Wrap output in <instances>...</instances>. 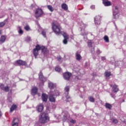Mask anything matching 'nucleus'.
Returning a JSON list of instances; mask_svg holds the SVG:
<instances>
[{
  "label": "nucleus",
  "instance_id": "nucleus-1",
  "mask_svg": "<svg viewBox=\"0 0 126 126\" xmlns=\"http://www.w3.org/2000/svg\"><path fill=\"white\" fill-rule=\"evenodd\" d=\"M52 29L56 34V35H60V34H62L64 37V40H63V43L65 45H66L67 44V39H68V35L66 34L65 32H63L62 31H61V30L62 29V27H61V26L60 25H57L53 23L52 24Z\"/></svg>",
  "mask_w": 126,
  "mask_h": 126
},
{
  "label": "nucleus",
  "instance_id": "nucleus-2",
  "mask_svg": "<svg viewBox=\"0 0 126 126\" xmlns=\"http://www.w3.org/2000/svg\"><path fill=\"white\" fill-rule=\"evenodd\" d=\"M40 50H41L42 53H43L44 55H46V54H48V50L45 46H40L39 45H37L35 46V48L33 50V54L35 58L39 55V51H40Z\"/></svg>",
  "mask_w": 126,
  "mask_h": 126
},
{
  "label": "nucleus",
  "instance_id": "nucleus-3",
  "mask_svg": "<svg viewBox=\"0 0 126 126\" xmlns=\"http://www.w3.org/2000/svg\"><path fill=\"white\" fill-rule=\"evenodd\" d=\"M49 118L48 117L47 113L43 112L40 113L39 117V122L41 124H45L47 122L49 121Z\"/></svg>",
  "mask_w": 126,
  "mask_h": 126
},
{
  "label": "nucleus",
  "instance_id": "nucleus-4",
  "mask_svg": "<svg viewBox=\"0 0 126 126\" xmlns=\"http://www.w3.org/2000/svg\"><path fill=\"white\" fill-rule=\"evenodd\" d=\"M86 26H87V25L83 23V22H81L80 28L81 29V31L82 32L81 35H82V36H86V35L88 34V32H85V30H84Z\"/></svg>",
  "mask_w": 126,
  "mask_h": 126
},
{
  "label": "nucleus",
  "instance_id": "nucleus-5",
  "mask_svg": "<svg viewBox=\"0 0 126 126\" xmlns=\"http://www.w3.org/2000/svg\"><path fill=\"white\" fill-rule=\"evenodd\" d=\"M118 13H119V8L117 6H113V18H114V19H117V18H119V15H118Z\"/></svg>",
  "mask_w": 126,
  "mask_h": 126
},
{
  "label": "nucleus",
  "instance_id": "nucleus-6",
  "mask_svg": "<svg viewBox=\"0 0 126 126\" xmlns=\"http://www.w3.org/2000/svg\"><path fill=\"white\" fill-rule=\"evenodd\" d=\"M35 14L36 18L40 17V16L43 15V10L41 9H37L35 11Z\"/></svg>",
  "mask_w": 126,
  "mask_h": 126
},
{
  "label": "nucleus",
  "instance_id": "nucleus-7",
  "mask_svg": "<svg viewBox=\"0 0 126 126\" xmlns=\"http://www.w3.org/2000/svg\"><path fill=\"white\" fill-rule=\"evenodd\" d=\"M53 93H54V92H53V91L50 92L49 99L50 102L55 103V102H56V97H54V94H53Z\"/></svg>",
  "mask_w": 126,
  "mask_h": 126
},
{
  "label": "nucleus",
  "instance_id": "nucleus-8",
  "mask_svg": "<svg viewBox=\"0 0 126 126\" xmlns=\"http://www.w3.org/2000/svg\"><path fill=\"white\" fill-rule=\"evenodd\" d=\"M101 16L99 15L95 16L94 20L95 24H96V25H100V24H101Z\"/></svg>",
  "mask_w": 126,
  "mask_h": 126
},
{
  "label": "nucleus",
  "instance_id": "nucleus-9",
  "mask_svg": "<svg viewBox=\"0 0 126 126\" xmlns=\"http://www.w3.org/2000/svg\"><path fill=\"white\" fill-rule=\"evenodd\" d=\"M64 90L65 92L64 94V96L66 97V99H69V98H70V97L68 96V92H69V87H66L64 89Z\"/></svg>",
  "mask_w": 126,
  "mask_h": 126
},
{
  "label": "nucleus",
  "instance_id": "nucleus-10",
  "mask_svg": "<svg viewBox=\"0 0 126 126\" xmlns=\"http://www.w3.org/2000/svg\"><path fill=\"white\" fill-rule=\"evenodd\" d=\"M63 76L65 80H69V78H70V76H71V73L69 72L64 73L63 74Z\"/></svg>",
  "mask_w": 126,
  "mask_h": 126
},
{
  "label": "nucleus",
  "instance_id": "nucleus-11",
  "mask_svg": "<svg viewBox=\"0 0 126 126\" xmlns=\"http://www.w3.org/2000/svg\"><path fill=\"white\" fill-rule=\"evenodd\" d=\"M36 110L39 113L42 112L43 110H44V105H43V104L40 103L36 106Z\"/></svg>",
  "mask_w": 126,
  "mask_h": 126
},
{
  "label": "nucleus",
  "instance_id": "nucleus-12",
  "mask_svg": "<svg viewBox=\"0 0 126 126\" xmlns=\"http://www.w3.org/2000/svg\"><path fill=\"white\" fill-rule=\"evenodd\" d=\"M0 88L5 92H8V91H9V87H8V86L4 87V85L2 84H0Z\"/></svg>",
  "mask_w": 126,
  "mask_h": 126
},
{
  "label": "nucleus",
  "instance_id": "nucleus-13",
  "mask_svg": "<svg viewBox=\"0 0 126 126\" xmlns=\"http://www.w3.org/2000/svg\"><path fill=\"white\" fill-rule=\"evenodd\" d=\"M57 85L55 84H54L51 82L48 83V87L51 89L50 91H53L54 88H56Z\"/></svg>",
  "mask_w": 126,
  "mask_h": 126
},
{
  "label": "nucleus",
  "instance_id": "nucleus-14",
  "mask_svg": "<svg viewBox=\"0 0 126 126\" xmlns=\"http://www.w3.org/2000/svg\"><path fill=\"white\" fill-rule=\"evenodd\" d=\"M31 94L33 96L38 94V88L36 87L33 88L31 91Z\"/></svg>",
  "mask_w": 126,
  "mask_h": 126
},
{
  "label": "nucleus",
  "instance_id": "nucleus-15",
  "mask_svg": "<svg viewBox=\"0 0 126 126\" xmlns=\"http://www.w3.org/2000/svg\"><path fill=\"white\" fill-rule=\"evenodd\" d=\"M19 124V120L17 118H15L13 119L12 125V126H18Z\"/></svg>",
  "mask_w": 126,
  "mask_h": 126
},
{
  "label": "nucleus",
  "instance_id": "nucleus-16",
  "mask_svg": "<svg viewBox=\"0 0 126 126\" xmlns=\"http://www.w3.org/2000/svg\"><path fill=\"white\" fill-rule=\"evenodd\" d=\"M17 63L20 65H27V63L25 61L22 60H18L17 61Z\"/></svg>",
  "mask_w": 126,
  "mask_h": 126
},
{
  "label": "nucleus",
  "instance_id": "nucleus-17",
  "mask_svg": "<svg viewBox=\"0 0 126 126\" xmlns=\"http://www.w3.org/2000/svg\"><path fill=\"white\" fill-rule=\"evenodd\" d=\"M62 116H63V122H65V121H66L68 118V114H67V113L63 112Z\"/></svg>",
  "mask_w": 126,
  "mask_h": 126
},
{
  "label": "nucleus",
  "instance_id": "nucleus-18",
  "mask_svg": "<svg viewBox=\"0 0 126 126\" xmlns=\"http://www.w3.org/2000/svg\"><path fill=\"white\" fill-rule=\"evenodd\" d=\"M39 79H40L41 81H42L44 82L45 80H46V79L43 76V73H42V71H40L39 74Z\"/></svg>",
  "mask_w": 126,
  "mask_h": 126
},
{
  "label": "nucleus",
  "instance_id": "nucleus-19",
  "mask_svg": "<svg viewBox=\"0 0 126 126\" xmlns=\"http://www.w3.org/2000/svg\"><path fill=\"white\" fill-rule=\"evenodd\" d=\"M42 99L43 102H47L48 100V95L45 94H42Z\"/></svg>",
  "mask_w": 126,
  "mask_h": 126
},
{
  "label": "nucleus",
  "instance_id": "nucleus-20",
  "mask_svg": "<svg viewBox=\"0 0 126 126\" xmlns=\"http://www.w3.org/2000/svg\"><path fill=\"white\" fill-rule=\"evenodd\" d=\"M61 6H62V8H63V10H65V11H66V10L68 9V6L66 4L64 3H63Z\"/></svg>",
  "mask_w": 126,
  "mask_h": 126
},
{
  "label": "nucleus",
  "instance_id": "nucleus-21",
  "mask_svg": "<svg viewBox=\"0 0 126 126\" xmlns=\"http://www.w3.org/2000/svg\"><path fill=\"white\" fill-rule=\"evenodd\" d=\"M103 4L105 6H110V5H111L112 3L107 0H103Z\"/></svg>",
  "mask_w": 126,
  "mask_h": 126
},
{
  "label": "nucleus",
  "instance_id": "nucleus-22",
  "mask_svg": "<svg viewBox=\"0 0 126 126\" xmlns=\"http://www.w3.org/2000/svg\"><path fill=\"white\" fill-rule=\"evenodd\" d=\"M112 90L113 92H115V93H117L118 91H119V88H118V86L116 85H114L112 87Z\"/></svg>",
  "mask_w": 126,
  "mask_h": 126
},
{
  "label": "nucleus",
  "instance_id": "nucleus-23",
  "mask_svg": "<svg viewBox=\"0 0 126 126\" xmlns=\"http://www.w3.org/2000/svg\"><path fill=\"white\" fill-rule=\"evenodd\" d=\"M76 59L77 61H80V60H81V56L78 53V52L76 53Z\"/></svg>",
  "mask_w": 126,
  "mask_h": 126
},
{
  "label": "nucleus",
  "instance_id": "nucleus-24",
  "mask_svg": "<svg viewBox=\"0 0 126 126\" xmlns=\"http://www.w3.org/2000/svg\"><path fill=\"white\" fill-rule=\"evenodd\" d=\"M53 96H60V92H58V91L57 90H55V91H53Z\"/></svg>",
  "mask_w": 126,
  "mask_h": 126
},
{
  "label": "nucleus",
  "instance_id": "nucleus-25",
  "mask_svg": "<svg viewBox=\"0 0 126 126\" xmlns=\"http://www.w3.org/2000/svg\"><path fill=\"white\" fill-rule=\"evenodd\" d=\"M105 106L106 109H109V110H111V109H112V105L110 103H105Z\"/></svg>",
  "mask_w": 126,
  "mask_h": 126
},
{
  "label": "nucleus",
  "instance_id": "nucleus-26",
  "mask_svg": "<svg viewBox=\"0 0 126 126\" xmlns=\"http://www.w3.org/2000/svg\"><path fill=\"white\" fill-rule=\"evenodd\" d=\"M103 39L104 40L105 42H106V43H109V42H110L109 37L107 35H105L104 36Z\"/></svg>",
  "mask_w": 126,
  "mask_h": 126
},
{
  "label": "nucleus",
  "instance_id": "nucleus-27",
  "mask_svg": "<svg viewBox=\"0 0 126 126\" xmlns=\"http://www.w3.org/2000/svg\"><path fill=\"white\" fill-rule=\"evenodd\" d=\"M16 108H17V106H16V105L13 104L10 108V112H13V111H14Z\"/></svg>",
  "mask_w": 126,
  "mask_h": 126
},
{
  "label": "nucleus",
  "instance_id": "nucleus-28",
  "mask_svg": "<svg viewBox=\"0 0 126 126\" xmlns=\"http://www.w3.org/2000/svg\"><path fill=\"white\" fill-rule=\"evenodd\" d=\"M5 41V37L4 36H2L0 38V44L3 43Z\"/></svg>",
  "mask_w": 126,
  "mask_h": 126
},
{
  "label": "nucleus",
  "instance_id": "nucleus-29",
  "mask_svg": "<svg viewBox=\"0 0 126 126\" xmlns=\"http://www.w3.org/2000/svg\"><path fill=\"white\" fill-rule=\"evenodd\" d=\"M47 8L50 11H51V12H53V11H54V8H53V6H52V5H48L47 6Z\"/></svg>",
  "mask_w": 126,
  "mask_h": 126
},
{
  "label": "nucleus",
  "instance_id": "nucleus-30",
  "mask_svg": "<svg viewBox=\"0 0 126 126\" xmlns=\"http://www.w3.org/2000/svg\"><path fill=\"white\" fill-rule=\"evenodd\" d=\"M89 100L90 102L94 103L95 102V99L93 98V96H90L89 97Z\"/></svg>",
  "mask_w": 126,
  "mask_h": 126
},
{
  "label": "nucleus",
  "instance_id": "nucleus-31",
  "mask_svg": "<svg viewBox=\"0 0 126 126\" xmlns=\"http://www.w3.org/2000/svg\"><path fill=\"white\" fill-rule=\"evenodd\" d=\"M18 29H19L18 30L19 33L22 35V34H23V31L22 30V29H21V27H18Z\"/></svg>",
  "mask_w": 126,
  "mask_h": 126
},
{
  "label": "nucleus",
  "instance_id": "nucleus-32",
  "mask_svg": "<svg viewBox=\"0 0 126 126\" xmlns=\"http://www.w3.org/2000/svg\"><path fill=\"white\" fill-rule=\"evenodd\" d=\"M104 74L106 77H109V76H111V72L106 71L105 72Z\"/></svg>",
  "mask_w": 126,
  "mask_h": 126
},
{
  "label": "nucleus",
  "instance_id": "nucleus-33",
  "mask_svg": "<svg viewBox=\"0 0 126 126\" xmlns=\"http://www.w3.org/2000/svg\"><path fill=\"white\" fill-rule=\"evenodd\" d=\"M5 21H7V20H5L4 22L0 23V27H3L5 25Z\"/></svg>",
  "mask_w": 126,
  "mask_h": 126
},
{
  "label": "nucleus",
  "instance_id": "nucleus-34",
  "mask_svg": "<svg viewBox=\"0 0 126 126\" xmlns=\"http://www.w3.org/2000/svg\"><path fill=\"white\" fill-rule=\"evenodd\" d=\"M56 71H58V72H60L62 70V69L60 67H56L55 68Z\"/></svg>",
  "mask_w": 126,
  "mask_h": 126
},
{
  "label": "nucleus",
  "instance_id": "nucleus-35",
  "mask_svg": "<svg viewBox=\"0 0 126 126\" xmlns=\"http://www.w3.org/2000/svg\"><path fill=\"white\" fill-rule=\"evenodd\" d=\"M41 34L45 38H46V32L44 30L42 31Z\"/></svg>",
  "mask_w": 126,
  "mask_h": 126
},
{
  "label": "nucleus",
  "instance_id": "nucleus-36",
  "mask_svg": "<svg viewBox=\"0 0 126 126\" xmlns=\"http://www.w3.org/2000/svg\"><path fill=\"white\" fill-rule=\"evenodd\" d=\"M25 30H26V31H29V30H30V27H29V26H26V27H25Z\"/></svg>",
  "mask_w": 126,
  "mask_h": 126
},
{
  "label": "nucleus",
  "instance_id": "nucleus-37",
  "mask_svg": "<svg viewBox=\"0 0 126 126\" xmlns=\"http://www.w3.org/2000/svg\"><path fill=\"white\" fill-rule=\"evenodd\" d=\"M88 45L89 47H92V42H91V41H89L88 42Z\"/></svg>",
  "mask_w": 126,
  "mask_h": 126
},
{
  "label": "nucleus",
  "instance_id": "nucleus-38",
  "mask_svg": "<svg viewBox=\"0 0 126 126\" xmlns=\"http://www.w3.org/2000/svg\"><path fill=\"white\" fill-rule=\"evenodd\" d=\"M7 100L8 101H9V102H12V97H11V96H9L7 98Z\"/></svg>",
  "mask_w": 126,
  "mask_h": 126
},
{
  "label": "nucleus",
  "instance_id": "nucleus-39",
  "mask_svg": "<svg viewBox=\"0 0 126 126\" xmlns=\"http://www.w3.org/2000/svg\"><path fill=\"white\" fill-rule=\"evenodd\" d=\"M113 123H114V124H118V121L117 119H113Z\"/></svg>",
  "mask_w": 126,
  "mask_h": 126
},
{
  "label": "nucleus",
  "instance_id": "nucleus-40",
  "mask_svg": "<svg viewBox=\"0 0 126 126\" xmlns=\"http://www.w3.org/2000/svg\"><path fill=\"white\" fill-rule=\"evenodd\" d=\"M57 59L59 62H63V60H62V58H61L60 56L58 57Z\"/></svg>",
  "mask_w": 126,
  "mask_h": 126
},
{
  "label": "nucleus",
  "instance_id": "nucleus-41",
  "mask_svg": "<svg viewBox=\"0 0 126 126\" xmlns=\"http://www.w3.org/2000/svg\"><path fill=\"white\" fill-rule=\"evenodd\" d=\"M110 95H111V97H112V98H114V99H115V98H116V95H115V94H110Z\"/></svg>",
  "mask_w": 126,
  "mask_h": 126
},
{
  "label": "nucleus",
  "instance_id": "nucleus-42",
  "mask_svg": "<svg viewBox=\"0 0 126 126\" xmlns=\"http://www.w3.org/2000/svg\"><path fill=\"white\" fill-rule=\"evenodd\" d=\"M70 123H71L72 124H75V123H76L75 120H71L70 121Z\"/></svg>",
  "mask_w": 126,
  "mask_h": 126
},
{
  "label": "nucleus",
  "instance_id": "nucleus-43",
  "mask_svg": "<svg viewBox=\"0 0 126 126\" xmlns=\"http://www.w3.org/2000/svg\"><path fill=\"white\" fill-rule=\"evenodd\" d=\"M101 51L99 50H97L96 51V53L97 54V55H100V54H101Z\"/></svg>",
  "mask_w": 126,
  "mask_h": 126
},
{
  "label": "nucleus",
  "instance_id": "nucleus-44",
  "mask_svg": "<svg viewBox=\"0 0 126 126\" xmlns=\"http://www.w3.org/2000/svg\"><path fill=\"white\" fill-rule=\"evenodd\" d=\"M75 79V80H79V79H80V78H79V77L78 76H76Z\"/></svg>",
  "mask_w": 126,
  "mask_h": 126
},
{
  "label": "nucleus",
  "instance_id": "nucleus-45",
  "mask_svg": "<svg viewBox=\"0 0 126 126\" xmlns=\"http://www.w3.org/2000/svg\"><path fill=\"white\" fill-rule=\"evenodd\" d=\"M105 60H106V57H101V61H105Z\"/></svg>",
  "mask_w": 126,
  "mask_h": 126
},
{
  "label": "nucleus",
  "instance_id": "nucleus-46",
  "mask_svg": "<svg viewBox=\"0 0 126 126\" xmlns=\"http://www.w3.org/2000/svg\"><path fill=\"white\" fill-rule=\"evenodd\" d=\"M91 8L92 9H95V5H92V6H91Z\"/></svg>",
  "mask_w": 126,
  "mask_h": 126
},
{
  "label": "nucleus",
  "instance_id": "nucleus-47",
  "mask_svg": "<svg viewBox=\"0 0 126 126\" xmlns=\"http://www.w3.org/2000/svg\"><path fill=\"white\" fill-rule=\"evenodd\" d=\"M27 39H28V41H30V40H31V38L30 37H27Z\"/></svg>",
  "mask_w": 126,
  "mask_h": 126
},
{
  "label": "nucleus",
  "instance_id": "nucleus-48",
  "mask_svg": "<svg viewBox=\"0 0 126 126\" xmlns=\"http://www.w3.org/2000/svg\"><path fill=\"white\" fill-rule=\"evenodd\" d=\"M94 48H93V49H92V53H93L94 52Z\"/></svg>",
  "mask_w": 126,
  "mask_h": 126
},
{
  "label": "nucleus",
  "instance_id": "nucleus-49",
  "mask_svg": "<svg viewBox=\"0 0 126 126\" xmlns=\"http://www.w3.org/2000/svg\"><path fill=\"white\" fill-rule=\"evenodd\" d=\"M1 116H2V114L1 113V112L0 111V118L1 117Z\"/></svg>",
  "mask_w": 126,
  "mask_h": 126
},
{
  "label": "nucleus",
  "instance_id": "nucleus-50",
  "mask_svg": "<svg viewBox=\"0 0 126 126\" xmlns=\"http://www.w3.org/2000/svg\"><path fill=\"white\" fill-rule=\"evenodd\" d=\"M1 34V30H0V34Z\"/></svg>",
  "mask_w": 126,
  "mask_h": 126
},
{
  "label": "nucleus",
  "instance_id": "nucleus-51",
  "mask_svg": "<svg viewBox=\"0 0 126 126\" xmlns=\"http://www.w3.org/2000/svg\"><path fill=\"white\" fill-rule=\"evenodd\" d=\"M71 38V39H73V36H72Z\"/></svg>",
  "mask_w": 126,
  "mask_h": 126
},
{
  "label": "nucleus",
  "instance_id": "nucleus-52",
  "mask_svg": "<svg viewBox=\"0 0 126 126\" xmlns=\"http://www.w3.org/2000/svg\"><path fill=\"white\" fill-rule=\"evenodd\" d=\"M104 0H102L103 1H104Z\"/></svg>",
  "mask_w": 126,
  "mask_h": 126
},
{
  "label": "nucleus",
  "instance_id": "nucleus-53",
  "mask_svg": "<svg viewBox=\"0 0 126 126\" xmlns=\"http://www.w3.org/2000/svg\"><path fill=\"white\" fill-rule=\"evenodd\" d=\"M27 98H29V96H28V97H27Z\"/></svg>",
  "mask_w": 126,
  "mask_h": 126
},
{
  "label": "nucleus",
  "instance_id": "nucleus-54",
  "mask_svg": "<svg viewBox=\"0 0 126 126\" xmlns=\"http://www.w3.org/2000/svg\"><path fill=\"white\" fill-rule=\"evenodd\" d=\"M38 96H40V94H38Z\"/></svg>",
  "mask_w": 126,
  "mask_h": 126
}]
</instances>
